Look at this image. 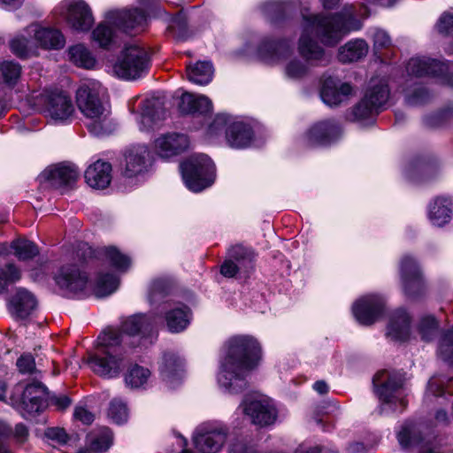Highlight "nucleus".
I'll return each mask as SVG.
<instances>
[{
	"label": "nucleus",
	"mask_w": 453,
	"mask_h": 453,
	"mask_svg": "<svg viewBox=\"0 0 453 453\" xmlns=\"http://www.w3.org/2000/svg\"><path fill=\"white\" fill-rule=\"evenodd\" d=\"M261 349L249 335L230 338L224 345V357L218 374L219 386L230 393H238L245 386L246 374L257 365Z\"/></svg>",
	"instance_id": "nucleus-1"
},
{
	"label": "nucleus",
	"mask_w": 453,
	"mask_h": 453,
	"mask_svg": "<svg viewBox=\"0 0 453 453\" xmlns=\"http://www.w3.org/2000/svg\"><path fill=\"white\" fill-rule=\"evenodd\" d=\"M351 19L352 12L330 17L303 15V31L298 42L300 55L307 61L327 62L325 50L313 41L311 35L318 36L324 45L333 47L352 29L349 27Z\"/></svg>",
	"instance_id": "nucleus-2"
},
{
	"label": "nucleus",
	"mask_w": 453,
	"mask_h": 453,
	"mask_svg": "<svg viewBox=\"0 0 453 453\" xmlns=\"http://www.w3.org/2000/svg\"><path fill=\"white\" fill-rule=\"evenodd\" d=\"M150 323L145 315L138 314L127 318L122 324L123 334L109 330L99 336V343L105 348L102 353L92 355L88 364L90 369L102 377L117 376L124 364L125 357L119 344L127 342V336L135 335L146 330Z\"/></svg>",
	"instance_id": "nucleus-3"
},
{
	"label": "nucleus",
	"mask_w": 453,
	"mask_h": 453,
	"mask_svg": "<svg viewBox=\"0 0 453 453\" xmlns=\"http://www.w3.org/2000/svg\"><path fill=\"white\" fill-rule=\"evenodd\" d=\"M104 92L102 84L96 81L81 83L76 91L77 106L87 119L89 132L95 135L110 134L113 130L110 110L101 100Z\"/></svg>",
	"instance_id": "nucleus-4"
},
{
	"label": "nucleus",
	"mask_w": 453,
	"mask_h": 453,
	"mask_svg": "<svg viewBox=\"0 0 453 453\" xmlns=\"http://www.w3.org/2000/svg\"><path fill=\"white\" fill-rule=\"evenodd\" d=\"M146 22L145 13L138 9L111 12L92 31V41L101 48H109L115 42L118 30L136 34L143 29Z\"/></svg>",
	"instance_id": "nucleus-5"
},
{
	"label": "nucleus",
	"mask_w": 453,
	"mask_h": 453,
	"mask_svg": "<svg viewBox=\"0 0 453 453\" xmlns=\"http://www.w3.org/2000/svg\"><path fill=\"white\" fill-rule=\"evenodd\" d=\"M27 35L33 36L25 48L19 46V42L15 40L11 44L12 52L20 58H28L38 55V49L58 50L63 48L65 40L62 33L54 28L43 27L37 24L27 27Z\"/></svg>",
	"instance_id": "nucleus-6"
},
{
	"label": "nucleus",
	"mask_w": 453,
	"mask_h": 453,
	"mask_svg": "<svg viewBox=\"0 0 453 453\" xmlns=\"http://www.w3.org/2000/svg\"><path fill=\"white\" fill-rule=\"evenodd\" d=\"M187 188L199 192L210 187L215 180V165L206 155L191 157L180 165Z\"/></svg>",
	"instance_id": "nucleus-7"
},
{
	"label": "nucleus",
	"mask_w": 453,
	"mask_h": 453,
	"mask_svg": "<svg viewBox=\"0 0 453 453\" xmlns=\"http://www.w3.org/2000/svg\"><path fill=\"white\" fill-rule=\"evenodd\" d=\"M226 131V142L232 148L248 147L253 139V132L250 125L227 114H218L208 128L210 135Z\"/></svg>",
	"instance_id": "nucleus-8"
},
{
	"label": "nucleus",
	"mask_w": 453,
	"mask_h": 453,
	"mask_svg": "<svg viewBox=\"0 0 453 453\" xmlns=\"http://www.w3.org/2000/svg\"><path fill=\"white\" fill-rule=\"evenodd\" d=\"M149 66L147 51L138 44L126 45L112 65L113 73L125 80L140 78Z\"/></svg>",
	"instance_id": "nucleus-9"
},
{
	"label": "nucleus",
	"mask_w": 453,
	"mask_h": 453,
	"mask_svg": "<svg viewBox=\"0 0 453 453\" xmlns=\"http://www.w3.org/2000/svg\"><path fill=\"white\" fill-rule=\"evenodd\" d=\"M389 90L387 81L383 78H372L365 96L353 110L356 120H365L378 114L380 109L388 99Z\"/></svg>",
	"instance_id": "nucleus-10"
},
{
	"label": "nucleus",
	"mask_w": 453,
	"mask_h": 453,
	"mask_svg": "<svg viewBox=\"0 0 453 453\" xmlns=\"http://www.w3.org/2000/svg\"><path fill=\"white\" fill-rule=\"evenodd\" d=\"M226 439V427L217 422L201 424L193 438L196 449L201 453H218Z\"/></svg>",
	"instance_id": "nucleus-11"
},
{
	"label": "nucleus",
	"mask_w": 453,
	"mask_h": 453,
	"mask_svg": "<svg viewBox=\"0 0 453 453\" xmlns=\"http://www.w3.org/2000/svg\"><path fill=\"white\" fill-rule=\"evenodd\" d=\"M42 111L48 118L56 122L70 120L75 109L69 95L64 91L55 90L42 95Z\"/></svg>",
	"instance_id": "nucleus-12"
},
{
	"label": "nucleus",
	"mask_w": 453,
	"mask_h": 453,
	"mask_svg": "<svg viewBox=\"0 0 453 453\" xmlns=\"http://www.w3.org/2000/svg\"><path fill=\"white\" fill-rule=\"evenodd\" d=\"M241 406L244 414L256 425H271L276 419V408L273 401L265 395H252L246 396Z\"/></svg>",
	"instance_id": "nucleus-13"
},
{
	"label": "nucleus",
	"mask_w": 453,
	"mask_h": 453,
	"mask_svg": "<svg viewBox=\"0 0 453 453\" xmlns=\"http://www.w3.org/2000/svg\"><path fill=\"white\" fill-rule=\"evenodd\" d=\"M228 259L221 265L220 272L225 277L233 278L238 273H249L253 268L254 252L242 245L228 250Z\"/></svg>",
	"instance_id": "nucleus-14"
},
{
	"label": "nucleus",
	"mask_w": 453,
	"mask_h": 453,
	"mask_svg": "<svg viewBox=\"0 0 453 453\" xmlns=\"http://www.w3.org/2000/svg\"><path fill=\"white\" fill-rule=\"evenodd\" d=\"M403 383L401 375L389 374L385 371L378 372L373 379L377 395L381 402L388 403L399 401L402 405L405 404L401 393Z\"/></svg>",
	"instance_id": "nucleus-15"
},
{
	"label": "nucleus",
	"mask_w": 453,
	"mask_h": 453,
	"mask_svg": "<svg viewBox=\"0 0 453 453\" xmlns=\"http://www.w3.org/2000/svg\"><path fill=\"white\" fill-rule=\"evenodd\" d=\"M190 145L188 137L184 134L168 133L157 137L153 143L157 155L170 158L185 152Z\"/></svg>",
	"instance_id": "nucleus-16"
},
{
	"label": "nucleus",
	"mask_w": 453,
	"mask_h": 453,
	"mask_svg": "<svg viewBox=\"0 0 453 453\" xmlns=\"http://www.w3.org/2000/svg\"><path fill=\"white\" fill-rule=\"evenodd\" d=\"M384 306L380 296L370 295L357 301L352 307L356 319L362 325H371L376 321Z\"/></svg>",
	"instance_id": "nucleus-17"
},
{
	"label": "nucleus",
	"mask_w": 453,
	"mask_h": 453,
	"mask_svg": "<svg viewBox=\"0 0 453 453\" xmlns=\"http://www.w3.org/2000/svg\"><path fill=\"white\" fill-rule=\"evenodd\" d=\"M352 93L353 88L349 83L328 77L323 82L320 96L326 104L337 106L347 101Z\"/></svg>",
	"instance_id": "nucleus-18"
},
{
	"label": "nucleus",
	"mask_w": 453,
	"mask_h": 453,
	"mask_svg": "<svg viewBox=\"0 0 453 453\" xmlns=\"http://www.w3.org/2000/svg\"><path fill=\"white\" fill-rule=\"evenodd\" d=\"M57 284L70 293H78L85 289L88 276L73 265L61 267L55 277Z\"/></svg>",
	"instance_id": "nucleus-19"
},
{
	"label": "nucleus",
	"mask_w": 453,
	"mask_h": 453,
	"mask_svg": "<svg viewBox=\"0 0 453 453\" xmlns=\"http://www.w3.org/2000/svg\"><path fill=\"white\" fill-rule=\"evenodd\" d=\"M66 21L77 31H88L94 23L88 5L83 1H72L67 5Z\"/></svg>",
	"instance_id": "nucleus-20"
},
{
	"label": "nucleus",
	"mask_w": 453,
	"mask_h": 453,
	"mask_svg": "<svg viewBox=\"0 0 453 453\" xmlns=\"http://www.w3.org/2000/svg\"><path fill=\"white\" fill-rule=\"evenodd\" d=\"M148 149L143 145H136L128 149L124 155L123 174L133 178L147 169Z\"/></svg>",
	"instance_id": "nucleus-21"
},
{
	"label": "nucleus",
	"mask_w": 453,
	"mask_h": 453,
	"mask_svg": "<svg viewBox=\"0 0 453 453\" xmlns=\"http://www.w3.org/2000/svg\"><path fill=\"white\" fill-rule=\"evenodd\" d=\"M339 132V127L334 121L325 120L318 122L306 134L307 144L310 146L329 144L337 137Z\"/></svg>",
	"instance_id": "nucleus-22"
},
{
	"label": "nucleus",
	"mask_w": 453,
	"mask_h": 453,
	"mask_svg": "<svg viewBox=\"0 0 453 453\" xmlns=\"http://www.w3.org/2000/svg\"><path fill=\"white\" fill-rule=\"evenodd\" d=\"M290 51L289 43L286 41L265 40L258 48V56L266 64L274 65L286 58Z\"/></svg>",
	"instance_id": "nucleus-23"
},
{
	"label": "nucleus",
	"mask_w": 453,
	"mask_h": 453,
	"mask_svg": "<svg viewBox=\"0 0 453 453\" xmlns=\"http://www.w3.org/2000/svg\"><path fill=\"white\" fill-rule=\"evenodd\" d=\"M86 182L93 188L103 189L111 180V165L104 161H96L85 172Z\"/></svg>",
	"instance_id": "nucleus-24"
},
{
	"label": "nucleus",
	"mask_w": 453,
	"mask_h": 453,
	"mask_svg": "<svg viewBox=\"0 0 453 453\" xmlns=\"http://www.w3.org/2000/svg\"><path fill=\"white\" fill-rule=\"evenodd\" d=\"M37 301L35 296L27 289L17 290L10 302V311L13 316L19 319H26L36 308Z\"/></svg>",
	"instance_id": "nucleus-25"
},
{
	"label": "nucleus",
	"mask_w": 453,
	"mask_h": 453,
	"mask_svg": "<svg viewBox=\"0 0 453 453\" xmlns=\"http://www.w3.org/2000/svg\"><path fill=\"white\" fill-rule=\"evenodd\" d=\"M49 393L47 388L41 382L27 385L23 392V403L31 412H38L48 402Z\"/></svg>",
	"instance_id": "nucleus-26"
},
{
	"label": "nucleus",
	"mask_w": 453,
	"mask_h": 453,
	"mask_svg": "<svg viewBox=\"0 0 453 453\" xmlns=\"http://www.w3.org/2000/svg\"><path fill=\"white\" fill-rule=\"evenodd\" d=\"M42 178L48 180L52 187L60 188L74 182L78 178V173L75 168L69 165H55L44 170Z\"/></svg>",
	"instance_id": "nucleus-27"
},
{
	"label": "nucleus",
	"mask_w": 453,
	"mask_h": 453,
	"mask_svg": "<svg viewBox=\"0 0 453 453\" xmlns=\"http://www.w3.org/2000/svg\"><path fill=\"white\" fill-rule=\"evenodd\" d=\"M445 71V65L434 59L411 58L407 64V72L414 76L441 75Z\"/></svg>",
	"instance_id": "nucleus-28"
},
{
	"label": "nucleus",
	"mask_w": 453,
	"mask_h": 453,
	"mask_svg": "<svg viewBox=\"0 0 453 453\" xmlns=\"http://www.w3.org/2000/svg\"><path fill=\"white\" fill-rule=\"evenodd\" d=\"M410 317L402 310L394 312L388 326L387 335L395 341H405L410 334Z\"/></svg>",
	"instance_id": "nucleus-29"
},
{
	"label": "nucleus",
	"mask_w": 453,
	"mask_h": 453,
	"mask_svg": "<svg viewBox=\"0 0 453 453\" xmlns=\"http://www.w3.org/2000/svg\"><path fill=\"white\" fill-rule=\"evenodd\" d=\"M180 110L185 113L205 114L212 110V102L205 96L184 93L180 98Z\"/></svg>",
	"instance_id": "nucleus-30"
},
{
	"label": "nucleus",
	"mask_w": 453,
	"mask_h": 453,
	"mask_svg": "<svg viewBox=\"0 0 453 453\" xmlns=\"http://www.w3.org/2000/svg\"><path fill=\"white\" fill-rule=\"evenodd\" d=\"M165 317L167 327L173 333L183 331L189 324V310L183 304L169 308Z\"/></svg>",
	"instance_id": "nucleus-31"
},
{
	"label": "nucleus",
	"mask_w": 453,
	"mask_h": 453,
	"mask_svg": "<svg viewBox=\"0 0 453 453\" xmlns=\"http://www.w3.org/2000/svg\"><path fill=\"white\" fill-rule=\"evenodd\" d=\"M451 203L448 198L437 197L429 207V219L434 226H442L451 218Z\"/></svg>",
	"instance_id": "nucleus-32"
},
{
	"label": "nucleus",
	"mask_w": 453,
	"mask_h": 453,
	"mask_svg": "<svg viewBox=\"0 0 453 453\" xmlns=\"http://www.w3.org/2000/svg\"><path fill=\"white\" fill-rule=\"evenodd\" d=\"M368 52V46L364 40L357 39L347 42L339 49L338 58L342 63L357 61Z\"/></svg>",
	"instance_id": "nucleus-33"
},
{
	"label": "nucleus",
	"mask_w": 453,
	"mask_h": 453,
	"mask_svg": "<svg viewBox=\"0 0 453 453\" xmlns=\"http://www.w3.org/2000/svg\"><path fill=\"white\" fill-rule=\"evenodd\" d=\"M188 80L198 85H206L212 80L213 67L210 62L199 61L187 69Z\"/></svg>",
	"instance_id": "nucleus-34"
},
{
	"label": "nucleus",
	"mask_w": 453,
	"mask_h": 453,
	"mask_svg": "<svg viewBox=\"0 0 453 453\" xmlns=\"http://www.w3.org/2000/svg\"><path fill=\"white\" fill-rule=\"evenodd\" d=\"M22 66L13 60L0 61V80L8 87H14L20 80Z\"/></svg>",
	"instance_id": "nucleus-35"
},
{
	"label": "nucleus",
	"mask_w": 453,
	"mask_h": 453,
	"mask_svg": "<svg viewBox=\"0 0 453 453\" xmlns=\"http://www.w3.org/2000/svg\"><path fill=\"white\" fill-rule=\"evenodd\" d=\"M401 276L405 291H408L411 285L418 287L420 284V274L415 261L409 257L403 258L401 262Z\"/></svg>",
	"instance_id": "nucleus-36"
},
{
	"label": "nucleus",
	"mask_w": 453,
	"mask_h": 453,
	"mask_svg": "<svg viewBox=\"0 0 453 453\" xmlns=\"http://www.w3.org/2000/svg\"><path fill=\"white\" fill-rule=\"evenodd\" d=\"M12 254L21 261L34 258L39 254L38 247L31 241L18 239L10 244Z\"/></svg>",
	"instance_id": "nucleus-37"
},
{
	"label": "nucleus",
	"mask_w": 453,
	"mask_h": 453,
	"mask_svg": "<svg viewBox=\"0 0 453 453\" xmlns=\"http://www.w3.org/2000/svg\"><path fill=\"white\" fill-rule=\"evenodd\" d=\"M70 59L76 65L91 69L96 65V59L89 50L83 45L78 44L69 50Z\"/></svg>",
	"instance_id": "nucleus-38"
},
{
	"label": "nucleus",
	"mask_w": 453,
	"mask_h": 453,
	"mask_svg": "<svg viewBox=\"0 0 453 453\" xmlns=\"http://www.w3.org/2000/svg\"><path fill=\"white\" fill-rule=\"evenodd\" d=\"M182 371V362L179 357L173 353H167L164 356L161 366V373L164 379L170 381L175 377H180Z\"/></svg>",
	"instance_id": "nucleus-39"
},
{
	"label": "nucleus",
	"mask_w": 453,
	"mask_h": 453,
	"mask_svg": "<svg viewBox=\"0 0 453 453\" xmlns=\"http://www.w3.org/2000/svg\"><path fill=\"white\" fill-rule=\"evenodd\" d=\"M150 377V372L149 369L135 365L126 373L125 382L132 388H139L148 382Z\"/></svg>",
	"instance_id": "nucleus-40"
},
{
	"label": "nucleus",
	"mask_w": 453,
	"mask_h": 453,
	"mask_svg": "<svg viewBox=\"0 0 453 453\" xmlns=\"http://www.w3.org/2000/svg\"><path fill=\"white\" fill-rule=\"evenodd\" d=\"M399 443L404 447L418 446L421 436L412 423H405L397 434Z\"/></svg>",
	"instance_id": "nucleus-41"
},
{
	"label": "nucleus",
	"mask_w": 453,
	"mask_h": 453,
	"mask_svg": "<svg viewBox=\"0 0 453 453\" xmlns=\"http://www.w3.org/2000/svg\"><path fill=\"white\" fill-rule=\"evenodd\" d=\"M88 451L98 453L108 449L112 441V435L108 428H104L99 436L90 434Z\"/></svg>",
	"instance_id": "nucleus-42"
},
{
	"label": "nucleus",
	"mask_w": 453,
	"mask_h": 453,
	"mask_svg": "<svg viewBox=\"0 0 453 453\" xmlns=\"http://www.w3.org/2000/svg\"><path fill=\"white\" fill-rule=\"evenodd\" d=\"M107 259L119 271H126L131 265L128 256L122 254L115 247H108L104 250Z\"/></svg>",
	"instance_id": "nucleus-43"
},
{
	"label": "nucleus",
	"mask_w": 453,
	"mask_h": 453,
	"mask_svg": "<svg viewBox=\"0 0 453 453\" xmlns=\"http://www.w3.org/2000/svg\"><path fill=\"white\" fill-rule=\"evenodd\" d=\"M21 278L20 270L13 264L0 268V291L5 289L10 284L15 283Z\"/></svg>",
	"instance_id": "nucleus-44"
},
{
	"label": "nucleus",
	"mask_w": 453,
	"mask_h": 453,
	"mask_svg": "<svg viewBox=\"0 0 453 453\" xmlns=\"http://www.w3.org/2000/svg\"><path fill=\"white\" fill-rule=\"evenodd\" d=\"M119 286V280L113 274L103 275L98 279L96 295L106 296L113 293Z\"/></svg>",
	"instance_id": "nucleus-45"
},
{
	"label": "nucleus",
	"mask_w": 453,
	"mask_h": 453,
	"mask_svg": "<svg viewBox=\"0 0 453 453\" xmlns=\"http://www.w3.org/2000/svg\"><path fill=\"white\" fill-rule=\"evenodd\" d=\"M108 415L113 422L121 424L127 421L128 411L126 404L119 399H113L110 403Z\"/></svg>",
	"instance_id": "nucleus-46"
},
{
	"label": "nucleus",
	"mask_w": 453,
	"mask_h": 453,
	"mask_svg": "<svg viewBox=\"0 0 453 453\" xmlns=\"http://www.w3.org/2000/svg\"><path fill=\"white\" fill-rule=\"evenodd\" d=\"M439 356L446 362L453 364V333L445 334L439 345Z\"/></svg>",
	"instance_id": "nucleus-47"
},
{
	"label": "nucleus",
	"mask_w": 453,
	"mask_h": 453,
	"mask_svg": "<svg viewBox=\"0 0 453 453\" xmlns=\"http://www.w3.org/2000/svg\"><path fill=\"white\" fill-rule=\"evenodd\" d=\"M167 283L165 280H154L150 288L149 298L151 303L157 302L159 298L164 297L167 293Z\"/></svg>",
	"instance_id": "nucleus-48"
},
{
	"label": "nucleus",
	"mask_w": 453,
	"mask_h": 453,
	"mask_svg": "<svg viewBox=\"0 0 453 453\" xmlns=\"http://www.w3.org/2000/svg\"><path fill=\"white\" fill-rule=\"evenodd\" d=\"M285 72L288 77L298 79L307 73V66L302 64L301 61L295 59L286 65Z\"/></svg>",
	"instance_id": "nucleus-49"
},
{
	"label": "nucleus",
	"mask_w": 453,
	"mask_h": 453,
	"mask_svg": "<svg viewBox=\"0 0 453 453\" xmlns=\"http://www.w3.org/2000/svg\"><path fill=\"white\" fill-rule=\"evenodd\" d=\"M436 28L440 34L449 35L453 33V15L443 13L439 19Z\"/></svg>",
	"instance_id": "nucleus-50"
},
{
	"label": "nucleus",
	"mask_w": 453,
	"mask_h": 453,
	"mask_svg": "<svg viewBox=\"0 0 453 453\" xmlns=\"http://www.w3.org/2000/svg\"><path fill=\"white\" fill-rule=\"evenodd\" d=\"M73 417L75 419L86 425L91 424L95 418L94 413L88 411L85 406L81 404L77 405L75 407Z\"/></svg>",
	"instance_id": "nucleus-51"
},
{
	"label": "nucleus",
	"mask_w": 453,
	"mask_h": 453,
	"mask_svg": "<svg viewBox=\"0 0 453 453\" xmlns=\"http://www.w3.org/2000/svg\"><path fill=\"white\" fill-rule=\"evenodd\" d=\"M17 366L20 372L30 373L35 368V359L30 354L22 355L17 360Z\"/></svg>",
	"instance_id": "nucleus-52"
},
{
	"label": "nucleus",
	"mask_w": 453,
	"mask_h": 453,
	"mask_svg": "<svg viewBox=\"0 0 453 453\" xmlns=\"http://www.w3.org/2000/svg\"><path fill=\"white\" fill-rule=\"evenodd\" d=\"M285 10V5L278 1L270 2L265 5V12L271 16L272 20H277Z\"/></svg>",
	"instance_id": "nucleus-53"
},
{
	"label": "nucleus",
	"mask_w": 453,
	"mask_h": 453,
	"mask_svg": "<svg viewBox=\"0 0 453 453\" xmlns=\"http://www.w3.org/2000/svg\"><path fill=\"white\" fill-rule=\"evenodd\" d=\"M48 403L54 406L58 411H65L71 405L72 401L65 395H53L49 396Z\"/></svg>",
	"instance_id": "nucleus-54"
},
{
	"label": "nucleus",
	"mask_w": 453,
	"mask_h": 453,
	"mask_svg": "<svg viewBox=\"0 0 453 453\" xmlns=\"http://www.w3.org/2000/svg\"><path fill=\"white\" fill-rule=\"evenodd\" d=\"M150 104V101H146L144 104V109L142 110V112L141 115H139V123H140V128L145 129L147 127H151V125L154 123V115L151 113L150 111L148 110L149 106Z\"/></svg>",
	"instance_id": "nucleus-55"
},
{
	"label": "nucleus",
	"mask_w": 453,
	"mask_h": 453,
	"mask_svg": "<svg viewBox=\"0 0 453 453\" xmlns=\"http://www.w3.org/2000/svg\"><path fill=\"white\" fill-rule=\"evenodd\" d=\"M46 436L59 443H65L68 440V435L63 428L50 427L46 430Z\"/></svg>",
	"instance_id": "nucleus-56"
},
{
	"label": "nucleus",
	"mask_w": 453,
	"mask_h": 453,
	"mask_svg": "<svg viewBox=\"0 0 453 453\" xmlns=\"http://www.w3.org/2000/svg\"><path fill=\"white\" fill-rule=\"evenodd\" d=\"M373 42L377 48H385L390 44L391 40L387 32L377 30L373 35Z\"/></svg>",
	"instance_id": "nucleus-57"
},
{
	"label": "nucleus",
	"mask_w": 453,
	"mask_h": 453,
	"mask_svg": "<svg viewBox=\"0 0 453 453\" xmlns=\"http://www.w3.org/2000/svg\"><path fill=\"white\" fill-rule=\"evenodd\" d=\"M437 323L434 317L429 316L424 318L420 324V332L422 334V337L426 340H428L426 331L430 332L435 329Z\"/></svg>",
	"instance_id": "nucleus-58"
},
{
	"label": "nucleus",
	"mask_w": 453,
	"mask_h": 453,
	"mask_svg": "<svg viewBox=\"0 0 453 453\" xmlns=\"http://www.w3.org/2000/svg\"><path fill=\"white\" fill-rule=\"evenodd\" d=\"M229 453H257V452L251 447H248L246 443H244L242 441H236L230 445Z\"/></svg>",
	"instance_id": "nucleus-59"
},
{
	"label": "nucleus",
	"mask_w": 453,
	"mask_h": 453,
	"mask_svg": "<svg viewBox=\"0 0 453 453\" xmlns=\"http://www.w3.org/2000/svg\"><path fill=\"white\" fill-rule=\"evenodd\" d=\"M14 437L16 438L18 442H25L28 437V430L27 426L22 424H18L15 426Z\"/></svg>",
	"instance_id": "nucleus-60"
},
{
	"label": "nucleus",
	"mask_w": 453,
	"mask_h": 453,
	"mask_svg": "<svg viewBox=\"0 0 453 453\" xmlns=\"http://www.w3.org/2000/svg\"><path fill=\"white\" fill-rule=\"evenodd\" d=\"M15 40L20 41L19 46L21 48H25L30 42H33V36H30L27 35V27L22 33L19 34L17 36L12 38L10 41L9 45L11 46L12 42Z\"/></svg>",
	"instance_id": "nucleus-61"
},
{
	"label": "nucleus",
	"mask_w": 453,
	"mask_h": 453,
	"mask_svg": "<svg viewBox=\"0 0 453 453\" xmlns=\"http://www.w3.org/2000/svg\"><path fill=\"white\" fill-rule=\"evenodd\" d=\"M313 388L315 391L321 395L326 394L328 391V386L324 380L316 381L313 384Z\"/></svg>",
	"instance_id": "nucleus-62"
},
{
	"label": "nucleus",
	"mask_w": 453,
	"mask_h": 453,
	"mask_svg": "<svg viewBox=\"0 0 453 453\" xmlns=\"http://www.w3.org/2000/svg\"><path fill=\"white\" fill-rule=\"evenodd\" d=\"M23 0H0V5L6 8H17L21 5Z\"/></svg>",
	"instance_id": "nucleus-63"
},
{
	"label": "nucleus",
	"mask_w": 453,
	"mask_h": 453,
	"mask_svg": "<svg viewBox=\"0 0 453 453\" xmlns=\"http://www.w3.org/2000/svg\"><path fill=\"white\" fill-rule=\"evenodd\" d=\"M365 450L363 443L356 442L349 447V453H361Z\"/></svg>",
	"instance_id": "nucleus-64"
}]
</instances>
